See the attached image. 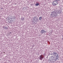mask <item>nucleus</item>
<instances>
[{
  "label": "nucleus",
  "mask_w": 63,
  "mask_h": 63,
  "mask_svg": "<svg viewBox=\"0 0 63 63\" xmlns=\"http://www.w3.org/2000/svg\"><path fill=\"white\" fill-rule=\"evenodd\" d=\"M1 60V59H0V60Z\"/></svg>",
  "instance_id": "nucleus-10"
},
{
  "label": "nucleus",
  "mask_w": 63,
  "mask_h": 63,
  "mask_svg": "<svg viewBox=\"0 0 63 63\" xmlns=\"http://www.w3.org/2000/svg\"><path fill=\"white\" fill-rule=\"evenodd\" d=\"M54 55H55V57H56V58H57V57H58V54H57L56 53L54 52Z\"/></svg>",
  "instance_id": "nucleus-4"
},
{
  "label": "nucleus",
  "mask_w": 63,
  "mask_h": 63,
  "mask_svg": "<svg viewBox=\"0 0 63 63\" xmlns=\"http://www.w3.org/2000/svg\"><path fill=\"white\" fill-rule=\"evenodd\" d=\"M58 4V2L56 1H54L52 3V5L53 6H56Z\"/></svg>",
  "instance_id": "nucleus-1"
},
{
  "label": "nucleus",
  "mask_w": 63,
  "mask_h": 63,
  "mask_svg": "<svg viewBox=\"0 0 63 63\" xmlns=\"http://www.w3.org/2000/svg\"><path fill=\"white\" fill-rule=\"evenodd\" d=\"M5 28H6L7 27H3V28H5Z\"/></svg>",
  "instance_id": "nucleus-8"
},
{
  "label": "nucleus",
  "mask_w": 63,
  "mask_h": 63,
  "mask_svg": "<svg viewBox=\"0 0 63 63\" xmlns=\"http://www.w3.org/2000/svg\"><path fill=\"white\" fill-rule=\"evenodd\" d=\"M4 53H5V52H4Z\"/></svg>",
  "instance_id": "nucleus-9"
},
{
  "label": "nucleus",
  "mask_w": 63,
  "mask_h": 63,
  "mask_svg": "<svg viewBox=\"0 0 63 63\" xmlns=\"http://www.w3.org/2000/svg\"><path fill=\"white\" fill-rule=\"evenodd\" d=\"M39 3L38 2L37 3L35 4V5L36 6H39Z\"/></svg>",
  "instance_id": "nucleus-5"
},
{
  "label": "nucleus",
  "mask_w": 63,
  "mask_h": 63,
  "mask_svg": "<svg viewBox=\"0 0 63 63\" xmlns=\"http://www.w3.org/2000/svg\"><path fill=\"white\" fill-rule=\"evenodd\" d=\"M46 32H47V31H45L44 30H43L41 31L40 32L41 33H42V34H43V33H45Z\"/></svg>",
  "instance_id": "nucleus-3"
},
{
  "label": "nucleus",
  "mask_w": 63,
  "mask_h": 63,
  "mask_svg": "<svg viewBox=\"0 0 63 63\" xmlns=\"http://www.w3.org/2000/svg\"><path fill=\"white\" fill-rule=\"evenodd\" d=\"M42 18V16L40 17L39 18V20H41Z\"/></svg>",
  "instance_id": "nucleus-6"
},
{
  "label": "nucleus",
  "mask_w": 63,
  "mask_h": 63,
  "mask_svg": "<svg viewBox=\"0 0 63 63\" xmlns=\"http://www.w3.org/2000/svg\"><path fill=\"white\" fill-rule=\"evenodd\" d=\"M44 58V56H43V55H41L40 56V59L41 60H43V59Z\"/></svg>",
  "instance_id": "nucleus-2"
},
{
  "label": "nucleus",
  "mask_w": 63,
  "mask_h": 63,
  "mask_svg": "<svg viewBox=\"0 0 63 63\" xmlns=\"http://www.w3.org/2000/svg\"><path fill=\"white\" fill-rule=\"evenodd\" d=\"M55 0L56 1H60V0Z\"/></svg>",
  "instance_id": "nucleus-7"
}]
</instances>
